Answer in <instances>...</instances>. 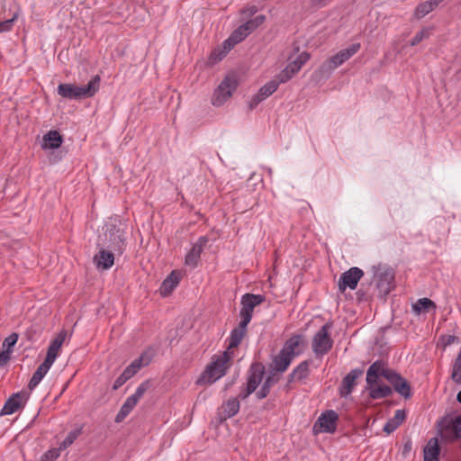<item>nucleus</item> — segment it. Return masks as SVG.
Segmentation results:
<instances>
[{
  "mask_svg": "<svg viewBox=\"0 0 461 461\" xmlns=\"http://www.w3.org/2000/svg\"><path fill=\"white\" fill-rule=\"evenodd\" d=\"M279 82H277L276 79H273L266 83L263 86H261L258 93L264 99H267L268 96H270L277 90Z\"/></svg>",
  "mask_w": 461,
  "mask_h": 461,
  "instance_id": "35",
  "label": "nucleus"
},
{
  "mask_svg": "<svg viewBox=\"0 0 461 461\" xmlns=\"http://www.w3.org/2000/svg\"><path fill=\"white\" fill-rule=\"evenodd\" d=\"M18 340V334L13 332L8 337H6L3 342V347L5 348L6 350L12 351L13 347L16 344Z\"/></svg>",
  "mask_w": 461,
  "mask_h": 461,
  "instance_id": "42",
  "label": "nucleus"
},
{
  "mask_svg": "<svg viewBox=\"0 0 461 461\" xmlns=\"http://www.w3.org/2000/svg\"><path fill=\"white\" fill-rule=\"evenodd\" d=\"M240 401L238 398H230L221 405V419L227 420L235 416L240 411Z\"/></svg>",
  "mask_w": 461,
  "mask_h": 461,
  "instance_id": "29",
  "label": "nucleus"
},
{
  "mask_svg": "<svg viewBox=\"0 0 461 461\" xmlns=\"http://www.w3.org/2000/svg\"><path fill=\"white\" fill-rule=\"evenodd\" d=\"M456 400H457L458 402L461 403V391L457 393Z\"/></svg>",
  "mask_w": 461,
  "mask_h": 461,
  "instance_id": "58",
  "label": "nucleus"
},
{
  "mask_svg": "<svg viewBox=\"0 0 461 461\" xmlns=\"http://www.w3.org/2000/svg\"><path fill=\"white\" fill-rule=\"evenodd\" d=\"M51 365L48 364L45 360L38 366L36 371L33 373L29 384L28 388L30 390L35 389L38 384L41 382L43 377L46 375V374L50 369Z\"/></svg>",
  "mask_w": 461,
  "mask_h": 461,
  "instance_id": "28",
  "label": "nucleus"
},
{
  "mask_svg": "<svg viewBox=\"0 0 461 461\" xmlns=\"http://www.w3.org/2000/svg\"><path fill=\"white\" fill-rule=\"evenodd\" d=\"M265 99L262 96H260V95L258 93L257 95L251 97L249 103V106L252 110L256 108Z\"/></svg>",
  "mask_w": 461,
  "mask_h": 461,
  "instance_id": "46",
  "label": "nucleus"
},
{
  "mask_svg": "<svg viewBox=\"0 0 461 461\" xmlns=\"http://www.w3.org/2000/svg\"><path fill=\"white\" fill-rule=\"evenodd\" d=\"M266 300L265 295L263 294H245L241 296L240 304L241 308L240 310V321L243 323H249L252 316L254 308Z\"/></svg>",
  "mask_w": 461,
  "mask_h": 461,
  "instance_id": "8",
  "label": "nucleus"
},
{
  "mask_svg": "<svg viewBox=\"0 0 461 461\" xmlns=\"http://www.w3.org/2000/svg\"><path fill=\"white\" fill-rule=\"evenodd\" d=\"M376 289L382 296H386L394 287V272L390 267H380L375 271Z\"/></svg>",
  "mask_w": 461,
  "mask_h": 461,
  "instance_id": "11",
  "label": "nucleus"
},
{
  "mask_svg": "<svg viewBox=\"0 0 461 461\" xmlns=\"http://www.w3.org/2000/svg\"><path fill=\"white\" fill-rule=\"evenodd\" d=\"M106 227L105 236L109 242L108 249L117 254H122L126 246L123 224L120 220L114 219L108 222Z\"/></svg>",
  "mask_w": 461,
  "mask_h": 461,
  "instance_id": "4",
  "label": "nucleus"
},
{
  "mask_svg": "<svg viewBox=\"0 0 461 461\" xmlns=\"http://www.w3.org/2000/svg\"><path fill=\"white\" fill-rule=\"evenodd\" d=\"M361 48V44L359 42L353 43L348 48L341 50L337 54L330 57L327 59L321 67L320 71L321 73H325L330 75L335 68L341 66L347 60H348L352 56H354Z\"/></svg>",
  "mask_w": 461,
  "mask_h": 461,
  "instance_id": "6",
  "label": "nucleus"
},
{
  "mask_svg": "<svg viewBox=\"0 0 461 461\" xmlns=\"http://www.w3.org/2000/svg\"><path fill=\"white\" fill-rule=\"evenodd\" d=\"M180 279V273L176 270H173L162 282L159 288L160 294L164 297L169 295L178 285Z\"/></svg>",
  "mask_w": 461,
  "mask_h": 461,
  "instance_id": "23",
  "label": "nucleus"
},
{
  "mask_svg": "<svg viewBox=\"0 0 461 461\" xmlns=\"http://www.w3.org/2000/svg\"><path fill=\"white\" fill-rule=\"evenodd\" d=\"M128 381V379L122 375V373L116 378V380L114 381L113 384V390L116 391L118 390L120 387H122L126 382Z\"/></svg>",
  "mask_w": 461,
  "mask_h": 461,
  "instance_id": "47",
  "label": "nucleus"
},
{
  "mask_svg": "<svg viewBox=\"0 0 461 461\" xmlns=\"http://www.w3.org/2000/svg\"><path fill=\"white\" fill-rule=\"evenodd\" d=\"M247 327L248 323H243V321H240L239 325L230 331V334L227 339L228 351L231 348H237L240 344L244 336L247 333Z\"/></svg>",
  "mask_w": 461,
  "mask_h": 461,
  "instance_id": "22",
  "label": "nucleus"
},
{
  "mask_svg": "<svg viewBox=\"0 0 461 461\" xmlns=\"http://www.w3.org/2000/svg\"><path fill=\"white\" fill-rule=\"evenodd\" d=\"M128 416V414H126L124 411H122L121 409L119 411V412L117 413V415L115 416V422L119 423V422H122L126 417Z\"/></svg>",
  "mask_w": 461,
  "mask_h": 461,
  "instance_id": "53",
  "label": "nucleus"
},
{
  "mask_svg": "<svg viewBox=\"0 0 461 461\" xmlns=\"http://www.w3.org/2000/svg\"><path fill=\"white\" fill-rule=\"evenodd\" d=\"M238 44L236 41H230V37L224 41L223 49L225 51H230L234 46Z\"/></svg>",
  "mask_w": 461,
  "mask_h": 461,
  "instance_id": "52",
  "label": "nucleus"
},
{
  "mask_svg": "<svg viewBox=\"0 0 461 461\" xmlns=\"http://www.w3.org/2000/svg\"><path fill=\"white\" fill-rule=\"evenodd\" d=\"M231 355L228 350L223 351L219 355H214L212 358V362L206 366L203 378L207 383L212 384L218 379L225 375L229 366Z\"/></svg>",
  "mask_w": 461,
  "mask_h": 461,
  "instance_id": "3",
  "label": "nucleus"
},
{
  "mask_svg": "<svg viewBox=\"0 0 461 461\" xmlns=\"http://www.w3.org/2000/svg\"><path fill=\"white\" fill-rule=\"evenodd\" d=\"M59 456V449H50L43 455V459L46 461H54Z\"/></svg>",
  "mask_w": 461,
  "mask_h": 461,
  "instance_id": "44",
  "label": "nucleus"
},
{
  "mask_svg": "<svg viewBox=\"0 0 461 461\" xmlns=\"http://www.w3.org/2000/svg\"><path fill=\"white\" fill-rule=\"evenodd\" d=\"M332 322L328 321L313 335L312 339V349L316 357H322L331 350L334 341L330 331L332 329Z\"/></svg>",
  "mask_w": 461,
  "mask_h": 461,
  "instance_id": "5",
  "label": "nucleus"
},
{
  "mask_svg": "<svg viewBox=\"0 0 461 461\" xmlns=\"http://www.w3.org/2000/svg\"><path fill=\"white\" fill-rule=\"evenodd\" d=\"M366 390L369 391L368 394L371 399L379 400L389 397L393 393V390L386 384L377 385L376 384H366Z\"/></svg>",
  "mask_w": 461,
  "mask_h": 461,
  "instance_id": "25",
  "label": "nucleus"
},
{
  "mask_svg": "<svg viewBox=\"0 0 461 461\" xmlns=\"http://www.w3.org/2000/svg\"><path fill=\"white\" fill-rule=\"evenodd\" d=\"M311 360H303L296 366L288 375V382H303L310 375Z\"/></svg>",
  "mask_w": 461,
  "mask_h": 461,
  "instance_id": "21",
  "label": "nucleus"
},
{
  "mask_svg": "<svg viewBox=\"0 0 461 461\" xmlns=\"http://www.w3.org/2000/svg\"><path fill=\"white\" fill-rule=\"evenodd\" d=\"M251 393H248V386H246L245 390L242 391L240 394V397L244 400L246 399L248 396H249Z\"/></svg>",
  "mask_w": 461,
  "mask_h": 461,
  "instance_id": "56",
  "label": "nucleus"
},
{
  "mask_svg": "<svg viewBox=\"0 0 461 461\" xmlns=\"http://www.w3.org/2000/svg\"><path fill=\"white\" fill-rule=\"evenodd\" d=\"M434 9L431 6V4L429 1H425L417 5L414 15L416 18L420 19L432 12Z\"/></svg>",
  "mask_w": 461,
  "mask_h": 461,
  "instance_id": "36",
  "label": "nucleus"
},
{
  "mask_svg": "<svg viewBox=\"0 0 461 461\" xmlns=\"http://www.w3.org/2000/svg\"><path fill=\"white\" fill-rule=\"evenodd\" d=\"M138 403V402L135 400V398H133L131 395L130 397H128L123 405L133 410V408L136 406V404Z\"/></svg>",
  "mask_w": 461,
  "mask_h": 461,
  "instance_id": "51",
  "label": "nucleus"
},
{
  "mask_svg": "<svg viewBox=\"0 0 461 461\" xmlns=\"http://www.w3.org/2000/svg\"><path fill=\"white\" fill-rule=\"evenodd\" d=\"M24 404V395L22 393H16L12 394L2 410L0 411L1 416L11 415L21 409Z\"/></svg>",
  "mask_w": 461,
  "mask_h": 461,
  "instance_id": "19",
  "label": "nucleus"
},
{
  "mask_svg": "<svg viewBox=\"0 0 461 461\" xmlns=\"http://www.w3.org/2000/svg\"><path fill=\"white\" fill-rule=\"evenodd\" d=\"M310 59V54L306 51H303L300 53L296 59L291 62H289L287 65L290 68L293 69L294 74L300 71L302 67Z\"/></svg>",
  "mask_w": 461,
  "mask_h": 461,
  "instance_id": "34",
  "label": "nucleus"
},
{
  "mask_svg": "<svg viewBox=\"0 0 461 461\" xmlns=\"http://www.w3.org/2000/svg\"><path fill=\"white\" fill-rule=\"evenodd\" d=\"M114 253L113 250L100 249L94 257V263L97 269H109L114 264Z\"/></svg>",
  "mask_w": 461,
  "mask_h": 461,
  "instance_id": "20",
  "label": "nucleus"
},
{
  "mask_svg": "<svg viewBox=\"0 0 461 461\" xmlns=\"http://www.w3.org/2000/svg\"><path fill=\"white\" fill-rule=\"evenodd\" d=\"M362 375L363 370L359 368L352 369L348 375H346L339 388V396L342 398H348L357 385V378Z\"/></svg>",
  "mask_w": 461,
  "mask_h": 461,
  "instance_id": "13",
  "label": "nucleus"
},
{
  "mask_svg": "<svg viewBox=\"0 0 461 461\" xmlns=\"http://www.w3.org/2000/svg\"><path fill=\"white\" fill-rule=\"evenodd\" d=\"M294 72L292 68L286 65V67L276 76V81L280 84L286 83L289 81L294 76Z\"/></svg>",
  "mask_w": 461,
  "mask_h": 461,
  "instance_id": "37",
  "label": "nucleus"
},
{
  "mask_svg": "<svg viewBox=\"0 0 461 461\" xmlns=\"http://www.w3.org/2000/svg\"><path fill=\"white\" fill-rule=\"evenodd\" d=\"M258 11L255 5H247L240 10V14L243 20H249Z\"/></svg>",
  "mask_w": 461,
  "mask_h": 461,
  "instance_id": "40",
  "label": "nucleus"
},
{
  "mask_svg": "<svg viewBox=\"0 0 461 461\" xmlns=\"http://www.w3.org/2000/svg\"><path fill=\"white\" fill-rule=\"evenodd\" d=\"M237 81L232 77H226L218 87L214 90L212 97V104L213 106H221L232 95L237 88Z\"/></svg>",
  "mask_w": 461,
  "mask_h": 461,
  "instance_id": "7",
  "label": "nucleus"
},
{
  "mask_svg": "<svg viewBox=\"0 0 461 461\" xmlns=\"http://www.w3.org/2000/svg\"><path fill=\"white\" fill-rule=\"evenodd\" d=\"M330 0H312V5L317 8H322L326 6Z\"/></svg>",
  "mask_w": 461,
  "mask_h": 461,
  "instance_id": "50",
  "label": "nucleus"
},
{
  "mask_svg": "<svg viewBox=\"0 0 461 461\" xmlns=\"http://www.w3.org/2000/svg\"><path fill=\"white\" fill-rule=\"evenodd\" d=\"M398 427L390 420L384 426V431L387 434L393 432Z\"/></svg>",
  "mask_w": 461,
  "mask_h": 461,
  "instance_id": "49",
  "label": "nucleus"
},
{
  "mask_svg": "<svg viewBox=\"0 0 461 461\" xmlns=\"http://www.w3.org/2000/svg\"><path fill=\"white\" fill-rule=\"evenodd\" d=\"M18 14L14 13L11 18H7L0 22V32H5L12 30L14 21L17 19Z\"/></svg>",
  "mask_w": 461,
  "mask_h": 461,
  "instance_id": "38",
  "label": "nucleus"
},
{
  "mask_svg": "<svg viewBox=\"0 0 461 461\" xmlns=\"http://www.w3.org/2000/svg\"><path fill=\"white\" fill-rule=\"evenodd\" d=\"M12 351L3 350L0 352V366H4L10 359V354Z\"/></svg>",
  "mask_w": 461,
  "mask_h": 461,
  "instance_id": "48",
  "label": "nucleus"
},
{
  "mask_svg": "<svg viewBox=\"0 0 461 461\" xmlns=\"http://www.w3.org/2000/svg\"><path fill=\"white\" fill-rule=\"evenodd\" d=\"M411 308L415 314H420L421 312H427L431 309L435 311L437 309V305L429 298H420L412 304Z\"/></svg>",
  "mask_w": 461,
  "mask_h": 461,
  "instance_id": "30",
  "label": "nucleus"
},
{
  "mask_svg": "<svg viewBox=\"0 0 461 461\" xmlns=\"http://www.w3.org/2000/svg\"><path fill=\"white\" fill-rule=\"evenodd\" d=\"M68 336V332L65 330H60L57 336L50 341V344L47 350V355L45 361L51 366L54 364L55 360L59 357V350L64 343L66 338Z\"/></svg>",
  "mask_w": 461,
  "mask_h": 461,
  "instance_id": "15",
  "label": "nucleus"
},
{
  "mask_svg": "<svg viewBox=\"0 0 461 461\" xmlns=\"http://www.w3.org/2000/svg\"><path fill=\"white\" fill-rule=\"evenodd\" d=\"M440 448L436 438H430L423 449V461H438Z\"/></svg>",
  "mask_w": 461,
  "mask_h": 461,
  "instance_id": "26",
  "label": "nucleus"
},
{
  "mask_svg": "<svg viewBox=\"0 0 461 461\" xmlns=\"http://www.w3.org/2000/svg\"><path fill=\"white\" fill-rule=\"evenodd\" d=\"M208 242L206 236H201L197 241L193 245L191 250L185 255V265L194 268L197 267L200 260L201 254L203 250V247Z\"/></svg>",
  "mask_w": 461,
  "mask_h": 461,
  "instance_id": "14",
  "label": "nucleus"
},
{
  "mask_svg": "<svg viewBox=\"0 0 461 461\" xmlns=\"http://www.w3.org/2000/svg\"><path fill=\"white\" fill-rule=\"evenodd\" d=\"M430 4L433 9H435L437 6L439 5L444 0H428Z\"/></svg>",
  "mask_w": 461,
  "mask_h": 461,
  "instance_id": "54",
  "label": "nucleus"
},
{
  "mask_svg": "<svg viewBox=\"0 0 461 461\" xmlns=\"http://www.w3.org/2000/svg\"><path fill=\"white\" fill-rule=\"evenodd\" d=\"M405 418H406L405 411L404 410H397L394 413L393 418L391 419V420L393 422L394 425L399 427L403 422Z\"/></svg>",
  "mask_w": 461,
  "mask_h": 461,
  "instance_id": "43",
  "label": "nucleus"
},
{
  "mask_svg": "<svg viewBox=\"0 0 461 461\" xmlns=\"http://www.w3.org/2000/svg\"><path fill=\"white\" fill-rule=\"evenodd\" d=\"M379 377H384L393 387L394 391L405 399L411 396V388L408 381L395 370L386 366L382 360H376L366 371V384H376Z\"/></svg>",
  "mask_w": 461,
  "mask_h": 461,
  "instance_id": "1",
  "label": "nucleus"
},
{
  "mask_svg": "<svg viewBox=\"0 0 461 461\" xmlns=\"http://www.w3.org/2000/svg\"><path fill=\"white\" fill-rule=\"evenodd\" d=\"M101 78L95 76L86 86H77L73 84H59L58 94L63 98L69 100H81L85 97L94 96L99 90Z\"/></svg>",
  "mask_w": 461,
  "mask_h": 461,
  "instance_id": "2",
  "label": "nucleus"
},
{
  "mask_svg": "<svg viewBox=\"0 0 461 461\" xmlns=\"http://www.w3.org/2000/svg\"><path fill=\"white\" fill-rule=\"evenodd\" d=\"M83 426H79L68 432L66 438L59 444V450H65L70 447L77 438L82 434Z\"/></svg>",
  "mask_w": 461,
  "mask_h": 461,
  "instance_id": "32",
  "label": "nucleus"
},
{
  "mask_svg": "<svg viewBox=\"0 0 461 461\" xmlns=\"http://www.w3.org/2000/svg\"><path fill=\"white\" fill-rule=\"evenodd\" d=\"M411 449V442L409 440L408 442H406L403 446V452L404 453H407V452H410Z\"/></svg>",
  "mask_w": 461,
  "mask_h": 461,
  "instance_id": "55",
  "label": "nucleus"
},
{
  "mask_svg": "<svg viewBox=\"0 0 461 461\" xmlns=\"http://www.w3.org/2000/svg\"><path fill=\"white\" fill-rule=\"evenodd\" d=\"M440 340L444 347H447L453 344L455 341H457L458 339L454 335H443L440 337Z\"/></svg>",
  "mask_w": 461,
  "mask_h": 461,
  "instance_id": "45",
  "label": "nucleus"
},
{
  "mask_svg": "<svg viewBox=\"0 0 461 461\" xmlns=\"http://www.w3.org/2000/svg\"><path fill=\"white\" fill-rule=\"evenodd\" d=\"M265 374V366L261 363L251 365L247 380L248 393H252L261 383Z\"/></svg>",
  "mask_w": 461,
  "mask_h": 461,
  "instance_id": "17",
  "label": "nucleus"
},
{
  "mask_svg": "<svg viewBox=\"0 0 461 461\" xmlns=\"http://www.w3.org/2000/svg\"><path fill=\"white\" fill-rule=\"evenodd\" d=\"M63 139L58 131H50L43 135L41 148L54 149L62 145Z\"/></svg>",
  "mask_w": 461,
  "mask_h": 461,
  "instance_id": "24",
  "label": "nucleus"
},
{
  "mask_svg": "<svg viewBox=\"0 0 461 461\" xmlns=\"http://www.w3.org/2000/svg\"><path fill=\"white\" fill-rule=\"evenodd\" d=\"M277 382V380L273 375H268L260 389L256 393V396L258 400H262L266 398L270 392V388Z\"/></svg>",
  "mask_w": 461,
  "mask_h": 461,
  "instance_id": "33",
  "label": "nucleus"
},
{
  "mask_svg": "<svg viewBox=\"0 0 461 461\" xmlns=\"http://www.w3.org/2000/svg\"><path fill=\"white\" fill-rule=\"evenodd\" d=\"M445 431H449L456 439H461V415H457L451 419L450 421L444 426Z\"/></svg>",
  "mask_w": 461,
  "mask_h": 461,
  "instance_id": "31",
  "label": "nucleus"
},
{
  "mask_svg": "<svg viewBox=\"0 0 461 461\" xmlns=\"http://www.w3.org/2000/svg\"><path fill=\"white\" fill-rule=\"evenodd\" d=\"M121 410H122V411H124V412H125L126 414H128V415H129V414L131 413V411H132L131 409H130V408H128V407L124 406L123 404H122V406L121 407Z\"/></svg>",
  "mask_w": 461,
  "mask_h": 461,
  "instance_id": "57",
  "label": "nucleus"
},
{
  "mask_svg": "<svg viewBox=\"0 0 461 461\" xmlns=\"http://www.w3.org/2000/svg\"><path fill=\"white\" fill-rule=\"evenodd\" d=\"M429 36V29H422L421 31L418 32L415 36L412 38L411 41V46H416L418 45L421 41L428 38Z\"/></svg>",
  "mask_w": 461,
  "mask_h": 461,
  "instance_id": "41",
  "label": "nucleus"
},
{
  "mask_svg": "<svg viewBox=\"0 0 461 461\" xmlns=\"http://www.w3.org/2000/svg\"><path fill=\"white\" fill-rule=\"evenodd\" d=\"M293 360V357L281 349L279 353L274 357L272 360V367L276 372L284 373Z\"/></svg>",
  "mask_w": 461,
  "mask_h": 461,
  "instance_id": "27",
  "label": "nucleus"
},
{
  "mask_svg": "<svg viewBox=\"0 0 461 461\" xmlns=\"http://www.w3.org/2000/svg\"><path fill=\"white\" fill-rule=\"evenodd\" d=\"M339 420L338 413L333 410H328L322 412L312 427L314 434L330 433L332 434L337 429V422Z\"/></svg>",
  "mask_w": 461,
  "mask_h": 461,
  "instance_id": "9",
  "label": "nucleus"
},
{
  "mask_svg": "<svg viewBox=\"0 0 461 461\" xmlns=\"http://www.w3.org/2000/svg\"><path fill=\"white\" fill-rule=\"evenodd\" d=\"M266 21L264 14H259L249 19L235 29L230 35V41L238 43L244 41L249 34H251L257 28L263 24Z\"/></svg>",
  "mask_w": 461,
  "mask_h": 461,
  "instance_id": "10",
  "label": "nucleus"
},
{
  "mask_svg": "<svg viewBox=\"0 0 461 461\" xmlns=\"http://www.w3.org/2000/svg\"><path fill=\"white\" fill-rule=\"evenodd\" d=\"M152 358V354L149 351L143 352L140 357L133 360L122 372V375L129 380L139 370L145 366H148Z\"/></svg>",
  "mask_w": 461,
  "mask_h": 461,
  "instance_id": "18",
  "label": "nucleus"
},
{
  "mask_svg": "<svg viewBox=\"0 0 461 461\" xmlns=\"http://www.w3.org/2000/svg\"><path fill=\"white\" fill-rule=\"evenodd\" d=\"M149 381L146 380L142 382L135 390L134 393L131 395L137 402H139L147 390L149 388Z\"/></svg>",
  "mask_w": 461,
  "mask_h": 461,
  "instance_id": "39",
  "label": "nucleus"
},
{
  "mask_svg": "<svg viewBox=\"0 0 461 461\" xmlns=\"http://www.w3.org/2000/svg\"><path fill=\"white\" fill-rule=\"evenodd\" d=\"M305 340L302 334H294L291 336L284 344L282 350L294 358L303 353V348Z\"/></svg>",
  "mask_w": 461,
  "mask_h": 461,
  "instance_id": "16",
  "label": "nucleus"
},
{
  "mask_svg": "<svg viewBox=\"0 0 461 461\" xmlns=\"http://www.w3.org/2000/svg\"><path fill=\"white\" fill-rule=\"evenodd\" d=\"M363 276L364 272L359 267H353L349 268L348 271L341 274L338 282L339 290L343 293L347 288L351 290L356 289Z\"/></svg>",
  "mask_w": 461,
  "mask_h": 461,
  "instance_id": "12",
  "label": "nucleus"
}]
</instances>
